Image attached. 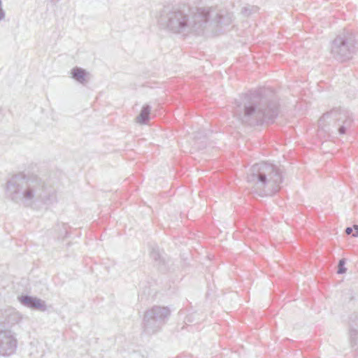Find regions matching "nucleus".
Here are the masks:
<instances>
[{"mask_svg":"<svg viewBox=\"0 0 358 358\" xmlns=\"http://www.w3.org/2000/svg\"><path fill=\"white\" fill-rule=\"evenodd\" d=\"M234 103L236 115L242 124L250 127L273 122L280 110L275 94L268 89L243 94Z\"/></svg>","mask_w":358,"mask_h":358,"instance_id":"nucleus-1","label":"nucleus"},{"mask_svg":"<svg viewBox=\"0 0 358 358\" xmlns=\"http://www.w3.org/2000/svg\"><path fill=\"white\" fill-rule=\"evenodd\" d=\"M5 191L8 199L26 207L37 202L50 206L57 201L54 188L34 174L26 175L20 172L12 176L6 183Z\"/></svg>","mask_w":358,"mask_h":358,"instance_id":"nucleus-2","label":"nucleus"},{"mask_svg":"<svg viewBox=\"0 0 358 358\" xmlns=\"http://www.w3.org/2000/svg\"><path fill=\"white\" fill-rule=\"evenodd\" d=\"M213 11L212 7L166 5L159 11L158 22L173 33L187 31L201 35L204 33Z\"/></svg>","mask_w":358,"mask_h":358,"instance_id":"nucleus-3","label":"nucleus"},{"mask_svg":"<svg viewBox=\"0 0 358 358\" xmlns=\"http://www.w3.org/2000/svg\"><path fill=\"white\" fill-rule=\"evenodd\" d=\"M247 181L252 185L253 192L263 197L278 192L282 187L283 177L276 165L262 162L250 168Z\"/></svg>","mask_w":358,"mask_h":358,"instance_id":"nucleus-4","label":"nucleus"},{"mask_svg":"<svg viewBox=\"0 0 358 358\" xmlns=\"http://www.w3.org/2000/svg\"><path fill=\"white\" fill-rule=\"evenodd\" d=\"M352 118L351 113L341 107L334 108L322 115L318 121L319 127L325 131H332L331 127L338 131V134H346L351 127Z\"/></svg>","mask_w":358,"mask_h":358,"instance_id":"nucleus-5","label":"nucleus"},{"mask_svg":"<svg viewBox=\"0 0 358 358\" xmlns=\"http://www.w3.org/2000/svg\"><path fill=\"white\" fill-rule=\"evenodd\" d=\"M358 50V43L352 34L343 33L337 36L332 41L331 54L338 62L351 59Z\"/></svg>","mask_w":358,"mask_h":358,"instance_id":"nucleus-6","label":"nucleus"},{"mask_svg":"<svg viewBox=\"0 0 358 358\" xmlns=\"http://www.w3.org/2000/svg\"><path fill=\"white\" fill-rule=\"evenodd\" d=\"M171 310L168 307L155 306L148 310L143 317V331L147 334H153L159 331L170 316Z\"/></svg>","mask_w":358,"mask_h":358,"instance_id":"nucleus-7","label":"nucleus"},{"mask_svg":"<svg viewBox=\"0 0 358 358\" xmlns=\"http://www.w3.org/2000/svg\"><path fill=\"white\" fill-rule=\"evenodd\" d=\"M17 347L15 334L0 322V356L10 357L15 354Z\"/></svg>","mask_w":358,"mask_h":358,"instance_id":"nucleus-8","label":"nucleus"},{"mask_svg":"<svg viewBox=\"0 0 358 358\" xmlns=\"http://www.w3.org/2000/svg\"><path fill=\"white\" fill-rule=\"evenodd\" d=\"M17 299L22 305L27 308L41 311H45L47 309L45 302L36 296L24 294L19 296Z\"/></svg>","mask_w":358,"mask_h":358,"instance_id":"nucleus-9","label":"nucleus"},{"mask_svg":"<svg viewBox=\"0 0 358 358\" xmlns=\"http://www.w3.org/2000/svg\"><path fill=\"white\" fill-rule=\"evenodd\" d=\"M349 336L352 348L358 350V313L353 314L349 321Z\"/></svg>","mask_w":358,"mask_h":358,"instance_id":"nucleus-10","label":"nucleus"},{"mask_svg":"<svg viewBox=\"0 0 358 358\" xmlns=\"http://www.w3.org/2000/svg\"><path fill=\"white\" fill-rule=\"evenodd\" d=\"M71 78L78 83L85 85L87 83V77L89 73L84 69L76 66L71 70Z\"/></svg>","mask_w":358,"mask_h":358,"instance_id":"nucleus-11","label":"nucleus"},{"mask_svg":"<svg viewBox=\"0 0 358 358\" xmlns=\"http://www.w3.org/2000/svg\"><path fill=\"white\" fill-rule=\"evenodd\" d=\"M151 106L145 104L141 108L140 113L136 117V122L140 124H147L150 120Z\"/></svg>","mask_w":358,"mask_h":358,"instance_id":"nucleus-12","label":"nucleus"},{"mask_svg":"<svg viewBox=\"0 0 358 358\" xmlns=\"http://www.w3.org/2000/svg\"><path fill=\"white\" fill-rule=\"evenodd\" d=\"M150 257L159 266H166V258L159 251L158 246L155 245L151 248L150 252Z\"/></svg>","mask_w":358,"mask_h":358,"instance_id":"nucleus-13","label":"nucleus"},{"mask_svg":"<svg viewBox=\"0 0 358 358\" xmlns=\"http://www.w3.org/2000/svg\"><path fill=\"white\" fill-rule=\"evenodd\" d=\"M215 22L217 25H228L231 23V17L229 15L223 16L221 14L216 13Z\"/></svg>","mask_w":358,"mask_h":358,"instance_id":"nucleus-14","label":"nucleus"},{"mask_svg":"<svg viewBox=\"0 0 358 358\" xmlns=\"http://www.w3.org/2000/svg\"><path fill=\"white\" fill-rule=\"evenodd\" d=\"M345 262H346V261H345V259H344V258L341 259L339 260L338 264V270H337L338 274H344L346 273L347 268L345 266Z\"/></svg>","mask_w":358,"mask_h":358,"instance_id":"nucleus-15","label":"nucleus"},{"mask_svg":"<svg viewBox=\"0 0 358 358\" xmlns=\"http://www.w3.org/2000/svg\"><path fill=\"white\" fill-rule=\"evenodd\" d=\"M5 11L3 10L2 8V1L0 0V21L3 20L5 18Z\"/></svg>","mask_w":358,"mask_h":358,"instance_id":"nucleus-16","label":"nucleus"},{"mask_svg":"<svg viewBox=\"0 0 358 358\" xmlns=\"http://www.w3.org/2000/svg\"><path fill=\"white\" fill-rule=\"evenodd\" d=\"M352 236L355 238L358 237V224L353 225Z\"/></svg>","mask_w":358,"mask_h":358,"instance_id":"nucleus-17","label":"nucleus"},{"mask_svg":"<svg viewBox=\"0 0 358 358\" xmlns=\"http://www.w3.org/2000/svg\"><path fill=\"white\" fill-rule=\"evenodd\" d=\"M345 232L346 234H352L353 232V226L352 227H348L345 229Z\"/></svg>","mask_w":358,"mask_h":358,"instance_id":"nucleus-18","label":"nucleus"},{"mask_svg":"<svg viewBox=\"0 0 358 358\" xmlns=\"http://www.w3.org/2000/svg\"><path fill=\"white\" fill-rule=\"evenodd\" d=\"M245 12L247 13L248 9L246 8H244Z\"/></svg>","mask_w":358,"mask_h":358,"instance_id":"nucleus-19","label":"nucleus"}]
</instances>
